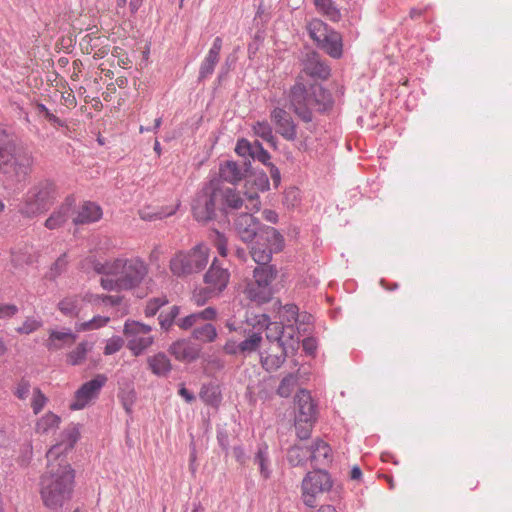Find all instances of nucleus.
Wrapping results in <instances>:
<instances>
[{"mask_svg": "<svg viewBox=\"0 0 512 512\" xmlns=\"http://www.w3.org/2000/svg\"><path fill=\"white\" fill-rule=\"evenodd\" d=\"M246 170L237 162L227 160L219 165V177L209 181L197 193L192 212L198 222H208L216 217V212H227V209H240L243 205V199L233 188L224 187L221 181L235 185L245 176Z\"/></svg>", "mask_w": 512, "mask_h": 512, "instance_id": "obj_1", "label": "nucleus"}, {"mask_svg": "<svg viewBox=\"0 0 512 512\" xmlns=\"http://www.w3.org/2000/svg\"><path fill=\"white\" fill-rule=\"evenodd\" d=\"M93 269L105 277L100 284L105 290H131L138 287L148 275V265L139 257H118L95 262Z\"/></svg>", "mask_w": 512, "mask_h": 512, "instance_id": "obj_2", "label": "nucleus"}, {"mask_svg": "<svg viewBox=\"0 0 512 512\" xmlns=\"http://www.w3.org/2000/svg\"><path fill=\"white\" fill-rule=\"evenodd\" d=\"M75 471L64 459L56 465L49 462L48 470L41 476L40 495L45 507L57 511L70 501L74 487Z\"/></svg>", "mask_w": 512, "mask_h": 512, "instance_id": "obj_3", "label": "nucleus"}, {"mask_svg": "<svg viewBox=\"0 0 512 512\" xmlns=\"http://www.w3.org/2000/svg\"><path fill=\"white\" fill-rule=\"evenodd\" d=\"M289 108L304 122H311L314 112H325L332 106L330 94L319 84L299 75L288 93Z\"/></svg>", "mask_w": 512, "mask_h": 512, "instance_id": "obj_4", "label": "nucleus"}, {"mask_svg": "<svg viewBox=\"0 0 512 512\" xmlns=\"http://www.w3.org/2000/svg\"><path fill=\"white\" fill-rule=\"evenodd\" d=\"M32 167V156L16 144L12 135L0 128V173L23 181L32 172Z\"/></svg>", "mask_w": 512, "mask_h": 512, "instance_id": "obj_5", "label": "nucleus"}, {"mask_svg": "<svg viewBox=\"0 0 512 512\" xmlns=\"http://www.w3.org/2000/svg\"><path fill=\"white\" fill-rule=\"evenodd\" d=\"M58 195L56 184L49 179H42L32 185L23 197L19 213L26 218H34L54 203Z\"/></svg>", "mask_w": 512, "mask_h": 512, "instance_id": "obj_6", "label": "nucleus"}, {"mask_svg": "<svg viewBox=\"0 0 512 512\" xmlns=\"http://www.w3.org/2000/svg\"><path fill=\"white\" fill-rule=\"evenodd\" d=\"M296 406L294 426L300 440H307L318 418V404L306 389H300L295 397Z\"/></svg>", "mask_w": 512, "mask_h": 512, "instance_id": "obj_7", "label": "nucleus"}, {"mask_svg": "<svg viewBox=\"0 0 512 512\" xmlns=\"http://www.w3.org/2000/svg\"><path fill=\"white\" fill-rule=\"evenodd\" d=\"M209 248L200 243L189 251H180L170 260V270L173 275L186 276L202 271L209 261Z\"/></svg>", "mask_w": 512, "mask_h": 512, "instance_id": "obj_8", "label": "nucleus"}, {"mask_svg": "<svg viewBox=\"0 0 512 512\" xmlns=\"http://www.w3.org/2000/svg\"><path fill=\"white\" fill-rule=\"evenodd\" d=\"M253 271V279L249 280L243 290L247 299L257 304L270 301L272 297L271 283L277 276L274 266L260 264Z\"/></svg>", "mask_w": 512, "mask_h": 512, "instance_id": "obj_9", "label": "nucleus"}, {"mask_svg": "<svg viewBox=\"0 0 512 512\" xmlns=\"http://www.w3.org/2000/svg\"><path fill=\"white\" fill-rule=\"evenodd\" d=\"M307 30L310 38L330 57L339 59L342 56L343 43L340 33L318 18L309 21Z\"/></svg>", "mask_w": 512, "mask_h": 512, "instance_id": "obj_10", "label": "nucleus"}, {"mask_svg": "<svg viewBox=\"0 0 512 512\" xmlns=\"http://www.w3.org/2000/svg\"><path fill=\"white\" fill-rule=\"evenodd\" d=\"M284 247L283 236L273 227L263 226L251 248V256L258 264H268L273 253H279Z\"/></svg>", "mask_w": 512, "mask_h": 512, "instance_id": "obj_11", "label": "nucleus"}, {"mask_svg": "<svg viewBox=\"0 0 512 512\" xmlns=\"http://www.w3.org/2000/svg\"><path fill=\"white\" fill-rule=\"evenodd\" d=\"M332 479L330 474L324 469H314L308 472L302 480V500L308 507H314L316 505V498L318 495L324 493H333L332 498L335 501V497H338L336 491H332Z\"/></svg>", "mask_w": 512, "mask_h": 512, "instance_id": "obj_12", "label": "nucleus"}, {"mask_svg": "<svg viewBox=\"0 0 512 512\" xmlns=\"http://www.w3.org/2000/svg\"><path fill=\"white\" fill-rule=\"evenodd\" d=\"M152 327L144 322H124V335L127 348L134 356H140L154 342V337L147 335Z\"/></svg>", "mask_w": 512, "mask_h": 512, "instance_id": "obj_13", "label": "nucleus"}, {"mask_svg": "<svg viewBox=\"0 0 512 512\" xmlns=\"http://www.w3.org/2000/svg\"><path fill=\"white\" fill-rule=\"evenodd\" d=\"M230 274L227 269L221 268L216 264L214 260L209 270L204 276L205 283L208 285L207 288L195 291L193 299L197 304L203 303L207 298L210 297L211 293H220L223 291L228 282Z\"/></svg>", "mask_w": 512, "mask_h": 512, "instance_id": "obj_14", "label": "nucleus"}, {"mask_svg": "<svg viewBox=\"0 0 512 512\" xmlns=\"http://www.w3.org/2000/svg\"><path fill=\"white\" fill-rule=\"evenodd\" d=\"M61 442L53 445L46 453L48 462L62 459L63 454L71 451L80 438V425L71 423L61 433Z\"/></svg>", "mask_w": 512, "mask_h": 512, "instance_id": "obj_15", "label": "nucleus"}, {"mask_svg": "<svg viewBox=\"0 0 512 512\" xmlns=\"http://www.w3.org/2000/svg\"><path fill=\"white\" fill-rule=\"evenodd\" d=\"M106 381L107 377L104 374H98L93 379L82 384L75 392L76 401L70 405V408L72 410L83 409L90 400L99 394Z\"/></svg>", "mask_w": 512, "mask_h": 512, "instance_id": "obj_16", "label": "nucleus"}, {"mask_svg": "<svg viewBox=\"0 0 512 512\" xmlns=\"http://www.w3.org/2000/svg\"><path fill=\"white\" fill-rule=\"evenodd\" d=\"M179 313L180 308L169 303L165 296L150 299L144 310L145 317L152 318L158 315V320H175Z\"/></svg>", "mask_w": 512, "mask_h": 512, "instance_id": "obj_17", "label": "nucleus"}, {"mask_svg": "<svg viewBox=\"0 0 512 512\" xmlns=\"http://www.w3.org/2000/svg\"><path fill=\"white\" fill-rule=\"evenodd\" d=\"M168 352L180 362L193 363L201 358L202 346L190 339H179L169 346Z\"/></svg>", "mask_w": 512, "mask_h": 512, "instance_id": "obj_18", "label": "nucleus"}, {"mask_svg": "<svg viewBox=\"0 0 512 512\" xmlns=\"http://www.w3.org/2000/svg\"><path fill=\"white\" fill-rule=\"evenodd\" d=\"M245 195L249 202L246 208L251 211H259L261 202L258 193L269 189V180L265 173L256 174L245 182Z\"/></svg>", "mask_w": 512, "mask_h": 512, "instance_id": "obj_19", "label": "nucleus"}, {"mask_svg": "<svg viewBox=\"0 0 512 512\" xmlns=\"http://www.w3.org/2000/svg\"><path fill=\"white\" fill-rule=\"evenodd\" d=\"M276 131L286 140L293 141L296 138V124L290 114L282 108H274L270 114Z\"/></svg>", "mask_w": 512, "mask_h": 512, "instance_id": "obj_20", "label": "nucleus"}, {"mask_svg": "<svg viewBox=\"0 0 512 512\" xmlns=\"http://www.w3.org/2000/svg\"><path fill=\"white\" fill-rule=\"evenodd\" d=\"M234 227L242 241L251 242L263 226L252 214L242 213L235 219Z\"/></svg>", "mask_w": 512, "mask_h": 512, "instance_id": "obj_21", "label": "nucleus"}, {"mask_svg": "<svg viewBox=\"0 0 512 512\" xmlns=\"http://www.w3.org/2000/svg\"><path fill=\"white\" fill-rule=\"evenodd\" d=\"M80 48L83 53L92 55L94 59H102L110 51L108 39L94 34L85 35L80 41Z\"/></svg>", "mask_w": 512, "mask_h": 512, "instance_id": "obj_22", "label": "nucleus"}, {"mask_svg": "<svg viewBox=\"0 0 512 512\" xmlns=\"http://www.w3.org/2000/svg\"><path fill=\"white\" fill-rule=\"evenodd\" d=\"M296 325L280 324V334L278 337V350H295L298 348L300 339V329L308 322H294Z\"/></svg>", "mask_w": 512, "mask_h": 512, "instance_id": "obj_23", "label": "nucleus"}, {"mask_svg": "<svg viewBox=\"0 0 512 512\" xmlns=\"http://www.w3.org/2000/svg\"><path fill=\"white\" fill-rule=\"evenodd\" d=\"M299 75H302L303 79H305V76H311L325 80L330 76V68L320 59L317 53L311 52L306 55L302 72Z\"/></svg>", "mask_w": 512, "mask_h": 512, "instance_id": "obj_24", "label": "nucleus"}, {"mask_svg": "<svg viewBox=\"0 0 512 512\" xmlns=\"http://www.w3.org/2000/svg\"><path fill=\"white\" fill-rule=\"evenodd\" d=\"M73 199L67 198L52 214L46 219L44 225L49 230L61 228L73 214Z\"/></svg>", "mask_w": 512, "mask_h": 512, "instance_id": "obj_25", "label": "nucleus"}, {"mask_svg": "<svg viewBox=\"0 0 512 512\" xmlns=\"http://www.w3.org/2000/svg\"><path fill=\"white\" fill-rule=\"evenodd\" d=\"M259 356L262 368L267 372H274L286 361L288 352L285 350H278L275 347H270L269 351H260Z\"/></svg>", "mask_w": 512, "mask_h": 512, "instance_id": "obj_26", "label": "nucleus"}, {"mask_svg": "<svg viewBox=\"0 0 512 512\" xmlns=\"http://www.w3.org/2000/svg\"><path fill=\"white\" fill-rule=\"evenodd\" d=\"M253 462L258 466L260 476L264 480H268L272 475V467L269 446L265 441H261L257 444Z\"/></svg>", "mask_w": 512, "mask_h": 512, "instance_id": "obj_27", "label": "nucleus"}, {"mask_svg": "<svg viewBox=\"0 0 512 512\" xmlns=\"http://www.w3.org/2000/svg\"><path fill=\"white\" fill-rule=\"evenodd\" d=\"M222 49V39L216 37L213 41L212 47L209 49L207 55L201 63L199 77L207 78L212 75L214 68L219 61L220 51Z\"/></svg>", "mask_w": 512, "mask_h": 512, "instance_id": "obj_28", "label": "nucleus"}, {"mask_svg": "<svg viewBox=\"0 0 512 512\" xmlns=\"http://www.w3.org/2000/svg\"><path fill=\"white\" fill-rule=\"evenodd\" d=\"M101 207L94 202H84L78 209L76 216L72 219L73 223L90 224L96 222L102 217Z\"/></svg>", "mask_w": 512, "mask_h": 512, "instance_id": "obj_29", "label": "nucleus"}, {"mask_svg": "<svg viewBox=\"0 0 512 512\" xmlns=\"http://www.w3.org/2000/svg\"><path fill=\"white\" fill-rule=\"evenodd\" d=\"M310 450V461L315 465H325L331 461V448L320 438L313 441Z\"/></svg>", "mask_w": 512, "mask_h": 512, "instance_id": "obj_30", "label": "nucleus"}, {"mask_svg": "<svg viewBox=\"0 0 512 512\" xmlns=\"http://www.w3.org/2000/svg\"><path fill=\"white\" fill-rule=\"evenodd\" d=\"M151 372L158 377H167L172 370V364L164 352H158L147 359Z\"/></svg>", "mask_w": 512, "mask_h": 512, "instance_id": "obj_31", "label": "nucleus"}, {"mask_svg": "<svg viewBox=\"0 0 512 512\" xmlns=\"http://www.w3.org/2000/svg\"><path fill=\"white\" fill-rule=\"evenodd\" d=\"M77 335L70 330L68 331H55L50 333L47 348L50 351H57L65 346H71L75 343Z\"/></svg>", "mask_w": 512, "mask_h": 512, "instance_id": "obj_32", "label": "nucleus"}, {"mask_svg": "<svg viewBox=\"0 0 512 512\" xmlns=\"http://www.w3.org/2000/svg\"><path fill=\"white\" fill-rule=\"evenodd\" d=\"M200 399L208 406L218 408L222 401L219 385L209 382L203 383L199 392Z\"/></svg>", "mask_w": 512, "mask_h": 512, "instance_id": "obj_33", "label": "nucleus"}, {"mask_svg": "<svg viewBox=\"0 0 512 512\" xmlns=\"http://www.w3.org/2000/svg\"><path fill=\"white\" fill-rule=\"evenodd\" d=\"M317 12L332 22H339L342 18L340 9L333 0H314Z\"/></svg>", "mask_w": 512, "mask_h": 512, "instance_id": "obj_34", "label": "nucleus"}, {"mask_svg": "<svg viewBox=\"0 0 512 512\" xmlns=\"http://www.w3.org/2000/svg\"><path fill=\"white\" fill-rule=\"evenodd\" d=\"M310 460L309 447L294 445L287 450V461L293 467L304 466Z\"/></svg>", "mask_w": 512, "mask_h": 512, "instance_id": "obj_35", "label": "nucleus"}, {"mask_svg": "<svg viewBox=\"0 0 512 512\" xmlns=\"http://www.w3.org/2000/svg\"><path fill=\"white\" fill-rule=\"evenodd\" d=\"M61 418L53 412H47L36 422L35 430L39 434H47L58 428Z\"/></svg>", "mask_w": 512, "mask_h": 512, "instance_id": "obj_36", "label": "nucleus"}, {"mask_svg": "<svg viewBox=\"0 0 512 512\" xmlns=\"http://www.w3.org/2000/svg\"><path fill=\"white\" fill-rule=\"evenodd\" d=\"M273 309L276 311L275 317L283 320H297L301 315L297 305L293 303H287L282 305L279 300L272 304Z\"/></svg>", "mask_w": 512, "mask_h": 512, "instance_id": "obj_37", "label": "nucleus"}, {"mask_svg": "<svg viewBox=\"0 0 512 512\" xmlns=\"http://www.w3.org/2000/svg\"><path fill=\"white\" fill-rule=\"evenodd\" d=\"M262 342V333L254 332L253 330H249L248 335L245 339L241 340V350L242 356L247 357L248 355L256 352L260 348V344Z\"/></svg>", "mask_w": 512, "mask_h": 512, "instance_id": "obj_38", "label": "nucleus"}, {"mask_svg": "<svg viewBox=\"0 0 512 512\" xmlns=\"http://www.w3.org/2000/svg\"><path fill=\"white\" fill-rule=\"evenodd\" d=\"M92 348V345L87 341L80 342L77 347L67 354V363L76 366L81 364L87 356L88 351Z\"/></svg>", "mask_w": 512, "mask_h": 512, "instance_id": "obj_39", "label": "nucleus"}, {"mask_svg": "<svg viewBox=\"0 0 512 512\" xmlns=\"http://www.w3.org/2000/svg\"><path fill=\"white\" fill-rule=\"evenodd\" d=\"M192 337L202 343L213 342L217 337V331L211 322H205L204 325L193 330Z\"/></svg>", "mask_w": 512, "mask_h": 512, "instance_id": "obj_40", "label": "nucleus"}, {"mask_svg": "<svg viewBox=\"0 0 512 512\" xmlns=\"http://www.w3.org/2000/svg\"><path fill=\"white\" fill-rule=\"evenodd\" d=\"M253 132L256 136L275 146L276 139L272 127L267 121H259L253 125Z\"/></svg>", "mask_w": 512, "mask_h": 512, "instance_id": "obj_41", "label": "nucleus"}, {"mask_svg": "<svg viewBox=\"0 0 512 512\" xmlns=\"http://www.w3.org/2000/svg\"><path fill=\"white\" fill-rule=\"evenodd\" d=\"M261 327H265L266 338L270 342V347L278 349V337L280 334V324L285 322H256Z\"/></svg>", "mask_w": 512, "mask_h": 512, "instance_id": "obj_42", "label": "nucleus"}, {"mask_svg": "<svg viewBox=\"0 0 512 512\" xmlns=\"http://www.w3.org/2000/svg\"><path fill=\"white\" fill-rule=\"evenodd\" d=\"M295 384L296 377L291 373L286 375L285 377H283L277 388V394L284 398L289 397L293 392Z\"/></svg>", "mask_w": 512, "mask_h": 512, "instance_id": "obj_43", "label": "nucleus"}, {"mask_svg": "<svg viewBox=\"0 0 512 512\" xmlns=\"http://www.w3.org/2000/svg\"><path fill=\"white\" fill-rule=\"evenodd\" d=\"M47 403L48 398L46 397V395L41 391L40 388L35 387L33 389V396L31 400V407L33 413L35 415L39 414L44 409Z\"/></svg>", "mask_w": 512, "mask_h": 512, "instance_id": "obj_44", "label": "nucleus"}, {"mask_svg": "<svg viewBox=\"0 0 512 512\" xmlns=\"http://www.w3.org/2000/svg\"><path fill=\"white\" fill-rule=\"evenodd\" d=\"M59 309L65 317H77L78 300L76 298H65L59 303Z\"/></svg>", "mask_w": 512, "mask_h": 512, "instance_id": "obj_45", "label": "nucleus"}, {"mask_svg": "<svg viewBox=\"0 0 512 512\" xmlns=\"http://www.w3.org/2000/svg\"><path fill=\"white\" fill-rule=\"evenodd\" d=\"M67 264V255L64 253L52 264L46 277L51 280L57 278L66 270Z\"/></svg>", "mask_w": 512, "mask_h": 512, "instance_id": "obj_46", "label": "nucleus"}, {"mask_svg": "<svg viewBox=\"0 0 512 512\" xmlns=\"http://www.w3.org/2000/svg\"><path fill=\"white\" fill-rule=\"evenodd\" d=\"M124 345V340L120 336L109 338L104 347V355H112L118 352Z\"/></svg>", "mask_w": 512, "mask_h": 512, "instance_id": "obj_47", "label": "nucleus"}, {"mask_svg": "<svg viewBox=\"0 0 512 512\" xmlns=\"http://www.w3.org/2000/svg\"><path fill=\"white\" fill-rule=\"evenodd\" d=\"M216 439L219 447L222 449V451L227 456L229 454L230 449V440H229V433L228 431L223 427H218L216 431Z\"/></svg>", "mask_w": 512, "mask_h": 512, "instance_id": "obj_48", "label": "nucleus"}, {"mask_svg": "<svg viewBox=\"0 0 512 512\" xmlns=\"http://www.w3.org/2000/svg\"><path fill=\"white\" fill-rule=\"evenodd\" d=\"M30 388H31L30 381L27 378L22 377L20 379V381L17 383L13 394L19 400H25L28 397Z\"/></svg>", "mask_w": 512, "mask_h": 512, "instance_id": "obj_49", "label": "nucleus"}, {"mask_svg": "<svg viewBox=\"0 0 512 512\" xmlns=\"http://www.w3.org/2000/svg\"><path fill=\"white\" fill-rule=\"evenodd\" d=\"M252 159L258 160L264 165L269 166L270 163V154L267 150L263 148V146L259 142H255V147L251 156Z\"/></svg>", "mask_w": 512, "mask_h": 512, "instance_id": "obj_50", "label": "nucleus"}, {"mask_svg": "<svg viewBox=\"0 0 512 512\" xmlns=\"http://www.w3.org/2000/svg\"><path fill=\"white\" fill-rule=\"evenodd\" d=\"M36 109L40 115H43L44 118L49 121L51 124L55 126H65L64 122L58 118L56 115L51 113L44 104H37Z\"/></svg>", "mask_w": 512, "mask_h": 512, "instance_id": "obj_51", "label": "nucleus"}, {"mask_svg": "<svg viewBox=\"0 0 512 512\" xmlns=\"http://www.w3.org/2000/svg\"><path fill=\"white\" fill-rule=\"evenodd\" d=\"M121 403L123 405L124 410L127 414H131L133 411V406L136 400V393L134 390H129L127 392H123L120 395Z\"/></svg>", "mask_w": 512, "mask_h": 512, "instance_id": "obj_52", "label": "nucleus"}, {"mask_svg": "<svg viewBox=\"0 0 512 512\" xmlns=\"http://www.w3.org/2000/svg\"><path fill=\"white\" fill-rule=\"evenodd\" d=\"M216 317V311L211 308H205L200 313L189 314L182 318V320H214Z\"/></svg>", "mask_w": 512, "mask_h": 512, "instance_id": "obj_53", "label": "nucleus"}, {"mask_svg": "<svg viewBox=\"0 0 512 512\" xmlns=\"http://www.w3.org/2000/svg\"><path fill=\"white\" fill-rule=\"evenodd\" d=\"M254 147H255V143L251 144L246 139H239L237 141V144H236V147H235V152L239 156H242V157H245L247 155L251 157L252 153H253V150H254Z\"/></svg>", "mask_w": 512, "mask_h": 512, "instance_id": "obj_54", "label": "nucleus"}, {"mask_svg": "<svg viewBox=\"0 0 512 512\" xmlns=\"http://www.w3.org/2000/svg\"><path fill=\"white\" fill-rule=\"evenodd\" d=\"M318 348V341L315 337H306L302 340V349L306 355L315 356Z\"/></svg>", "mask_w": 512, "mask_h": 512, "instance_id": "obj_55", "label": "nucleus"}, {"mask_svg": "<svg viewBox=\"0 0 512 512\" xmlns=\"http://www.w3.org/2000/svg\"><path fill=\"white\" fill-rule=\"evenodd\" d=\"M96 304L102 305L104 307L110 306L113 307L115 305L120 304L122 301V297L120 296H96L93 300Z\"/></svg>", "mask_w": 512, "mask_h": 512, "instance_id": "obj_56", "label": "nucleus"}, {"mask_svg": "<svg viewBox=\"0 0 512 512\" xmlns=\"http://www.w3.org/2000/svg\"><path fill=\"white\" fill-rule=\"evenodd\" d=\"M223 350L228 355H241L242 356V350H241V343L240 341H236L234 339H229L225 343Z\"/></svg>", "mask_w": 512, "mask_h": 512, "instance_id": "obj_57", "label": "nucleus"}, {"mask_svg": "<svg viewBox=\"0 0 512 512\" xmlns=\"http://www.w3.org/2000/svg\"><path fill=\"white\" fill-rule=\"evenodd\" d=\"M214 244L219 252V254L223 257L227 255V240L223 234L218 231L214 232Z\"/></svg>", "mask_w": 512, "mask_h": 512, "instance_id": "obj_58", "label": "nucleus"}, {"mask_svg": "<svg viewBox=\"0 0 512 512\" xmlns=\"http://www.w3.org/2000/svg\"><path fill=\"white\" fill-rule=\"evenodd\" d=\"M18 312L17 306L13 304L0 303V318H12Z\"/></svg>", "mask_w": 512, "mask_h": 512, "instance_id": "obj_59", "label": "nucleus"}, {"mask_svg": "<svg viewBox=\"0 0 512 512\" xmlns=\"http://www.w3.org/2000/svg\"><path fill=\"white\" fill-rule=\"evenodd\" d=\"M233 455L236 461L241 465H244L248 459L245 453V449L242 445H236L233 447Z\"/></svg>", "mask_w": 512, "mask_h": 512, "instance_id": "obj_60", "label": "nucleus"}, {"mask_svg": "<svg viewBox=\"0 0 512 512\" xmlns=\"http://www.w3.org/2000/svg\"><path fill=\"white\" fill-rule=\"evenodd\" d=\"M178 394L188 403L191 404L195 401L196 397L193 392L188 390L184 384H181L178 389Z\"/></svg>", "mask_w": 512, "mask_h": 512, "instance_id": "obj_61", "label": "nucleus"}, {"mask_svg": "<svg viewBox=\"0 0 512 512\" xmlns=\"http://www.w3.org/2000/svg\"><path fill=\"white\" fill-rule=\"evenodd\" d=\"M161 325V328L164 331H168L173 324H177L181 329L188 330L192 327L194 322H159Z\"/></svg>", "mask_w": 512, "mask_h": 512, "instance_id": "obj_62", "label": "nucleus"}, {"mask_svg": "<svg viewBox=\"0 0 512 512\" xmlns=\"http://www.w3.org/2000/svg\"><path fill=\"white\" fill-rule=\"evenodd\" d=\"M42 322H24L23 327H18L16 330L21 333H30L41 326Z\"/></svg>", "mask_w": 512, "mask_h": 512, "instance_id": "obj_63", "label": "nucleus"}, {"mask_svg": "<svg viewBox=\"0 0 512 512\" xmlns=\"http://www.w3.org/2000/svg\"><path fill=\"white\" fill-rule=\"evenodd\" d=\"M107 322H81L79 330L86 331V330H93V329H99L103 326H105Z\"/></svg>", "mask_w": 512, "mask_h": 512, "instance_id": "obj_64", "label": "nucleus"}]
</instances>
